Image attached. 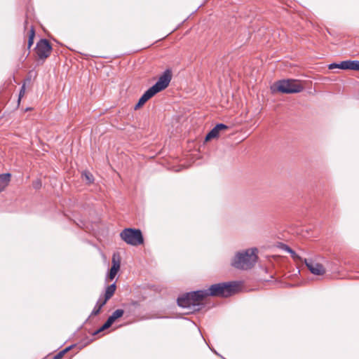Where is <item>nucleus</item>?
<instances>
[{
    "mask_svg": "<svg viewBox=\"0 0 359 359\" xmlns=\"http://www.w3.org/2000/svg\"><path fill=\"white\" fill-rule=\"evenodd\" d=\"M116 289V283H114L106 287L104 299L100 297L97 300L95 306L91 312L90 316H97L100 313L102 308L106 304L108 300H109L114 295Z\"/></svg>",
    "mask_w": 359,
    "mask_h": 359,
    "instance_id": "nucleus-7",
    "label": "nucleus"
},
{
    "mask_svg": "<svg viewBox=\"0 0 359 359\" xmlns=\"http://www.w3.org/2000/svg\"><path fill=\"white\" fill-rule=\"evenodd\" d=\"M33 187L36 189H39L41 187V182L40 180H36L33 183Z\"/></svg>",
    "mask_w": 359,
    "mask_h": 359,
    "instance_id": "nucleus-21",
    "label": "nucleus"
},
{
    "mask_svg": "<svg viewBox=\"0 0 359 359\" xmlns=\"http://www.w3.org/2000/svg\"><path fill=\"white\" fill-rule=\"evenodd\" d=\"M172 79V72L170 69H166L158 78L157 82L146 90L139 99L140 104L144 105L150 98L154 96L158 92L165 89Z\"/></svg>",
    "mask_w": 359,
    "mask_h": 359,
    "instance_id": "nucleus-2",
    "label": "nucleus"
},
{
    "mask_svg": "<svg viewBox=\"0 0 359 359\" xmlns=\"http://www.w3.org/2000/svg\"><path fill=\"white\" fill-rule=\"evenodd\" d=\"M343 64H344V61L341 62L340 63H331L329 65L328 68L330 69H333L335 68L344 69V67L341 66V65H343Z\"/></svg>",
    "mask_w": 359,
    "mask_h": 359,
    "instance_id": "nucleus-18",
    "label": "nucleus"
},
{
    "mask_svg": "<svg viewBox=\"0 0 359 359\" xmlns=\"http://www.w3.org/2000/svg\"><path fill=\"white\" fill-rule=\"evenodd\" d=\"M277 89L283 93L291 94L300 93L304 87L297 80L287 79L279 81L277 83Z\"/></svg>",
    "mask_w": 359,
    "mask_h": 359,
    "instance_id": "nucleus-6",
    "label": "nucleus"
},
{
    "mask_svg": "<svg viewBox=\"0 0 359 359\" xmlns=\"http://www.w3.org/2000/svg\"><path fill=\"white\" fill-rule=\"evenodd\" d=\"M229 127L224 123L217 124L205 136V140L209 141L219 136V133L222 130L228 129Z\"/></svg>",
    "mask_w": 359,
    "mask_h": 359,
    "instance_id": "nucleus-11",
    "label": "nucleus"
},
{
    "mask_svg": "<svg viewBox=\"0 0 359 359\" xmlns=\"http://www.w3.org/2000/svg\"><path fill=\"white\" fill-rule=\"evenodd\" d=\"M124 313V311L123 309H116L115 311L112 313L111 315L112 318H114L116 320L118 318H121Z\"/></svg>",
    "mask_w": 359,
    "mask_h": 359,
    "instance_id": "nucleus-17",
    "label": "nucleus"
},
{
    "mask_svg": "<svg viewBox=\"0 0 359 359\" xmlns=\"http://www.w3.org/2000/svg\"><path fill=\"white\" fill-rule=\"evenodd\" d=\"M341 66L344 69L359 71V60H345Z\"/></svg>",
    "mask_w": 359,
    "mask_h": 359,
    "instance_id": "nucleus-13",
    "label": "nucleus"
},
{
    "mask_svg": "<svg viewBox=\"0 0 359 359\" xmlns=\"http://www.w3.org/2000/svg\"><path fill=\"white\" fill-rule=\"evenodd\" d=\"M257 252L256 248L238 252L232 260L231 265L238 269L248 270L252 269L257 262Z\"/></svg>",
    "mask_w": 359,
    "mask_h": 359,
    "instance_id": "nucleus-1",
    "label": "nucleus"
},
{
    "mask_svg": "<svg viewBox=\"0 0 359 359\" xmlns=\"http://www.w3.org/2000/svg\"><path fill=\"white\" fill-rule=\"evenodd\" d=\"M282 249L285 251L289 252L291 255V257L296 261H303L302 258L297 255L294 250L290 248L288 245L283 244Z\"/></svg>",
    "mask_w": 359,
    "mask_h": 359,
    "instance_id": "nucleus-14",
    "label": "nucleus"
},
{
    "mask_svg": "<svg viewBox=\"0 0 359 359\" xmlns=\"http://www.w3.org/2000/svg\"><path fill=\"white\" fill-rule=\"evenodd\" d=\"M71 348V346H69L66 348H65L64 350H62V351H65V353H67L69 350H70Z\"/></svg>",
    "mask_w": 359,
    "mask_h": 359,
    "instance_id": "nucleus-25",
    "label": "nucleus"
},
{
    "mask_svg": "<svg viewBox=\"0 0 359 359\" xmlns=\"http://www.w3.org/2000/svg\"><path fill=\"white\" fill-rule=\"evenodd\" d=\"M114 321V318H112L111 316H110L105 322V323L110 327Z\"/></svg>",
    "mask_w": 359,
    "mask_h": 359,
    "instance_id": "nucleus-22",
    "label": "nucleus"
},
{
    "mask_svg": "<svg viewBox=\"0 0 359 359\" xmlns=\"http://www.w3.org/2000/svg\"><path fill=\"white\" fill-rule=\"evenodd\" d=\"M35 50L38 57L44 60L50 55L52 46L47 39H40L36 43Z\"/></svg>",
    "mask_w": 359,
    "mask_h": 359,
    "instance_id": "nucleus-8",
    "label": "nucleus"
},
{
    "mask_svg": "<svg viewBox=\"0 0 359 359\" xmlns=\"http://www.w3.org/2000/svg\"><path fill=\"white\" fill-rule=\"evenodd\" d=\"M34 36H35V31H34V27H32L31 29L29 31V34L28 48H30L31 46L33 45Z\"/></svg>",
    "mask_w": 359,
    "mask_h": 359,
    "instance_id": "nucleus-15",
    "label": "nucleus"
},
{
    "mask_svg": "<svg viewBox=\"0 0 359 359\" xmlns=\"http://www.w3.org/2000/svg\"><path fill=\"white\" fill-rule=\"evenodd\" d=\"M111 264L112 265L106 278V281L114 280L118 271H119L121 266V258L119 255L116 253L113 255L111 259Z\"/></svg>",
    "mask_w": 359,
    "mask_h": 359,
    "instance_id": "nucleus-9",
    "label": "nucleus"
},
{
    "mask_svg": "<svg viewBox=\"0 0 359 359\" xmlns=\"http://www.w3.org/2000/svg\"><path fill=\"white\" fill-rule=\"evenodd\" d=\"M11 179V173H4L0 175V193L3 191L9 184Z\"/></svg>",
    "mask_w": 359,
    "mask_h": 359,
    "instance_id": "nucleus-12",
    "label": "nucleus"
},
{
    "mask_svg": "<svg viewBox=\"0 0 359 359\" xmlns=\"http://www.w3.org/2000/svg\"><path fill=\"white\" fill-rule=\"evenodd\" d=\"M304 262L307 268L313 274L320 276L325 273V269L322 264L316 263L312 259H304Z\"/></svg>",
    "mask_w": 359,
    "mask_h": 359,
    "instance_id": "nucleus-10",
    "label": "nucleus"
},
{
    "mask_svg": "<svg viewBox=\"0 0 359 359\" xmlns=\"http://www.w3.org/2000/svg\"><path fill=\"white\" fill-rule=\"evenodd\" d=\"M207 297V293L204 290L187 292L177 298V304L182 308L196 309L201 302Z\"/></svg>",
    "mask_w": 359,
    "mask_h": 359,
    "instance_id": "nucleus-4",
    "label": "nucleus"
},
{
    "mask_svg": "<svg viewBox=\"0 0 359 359\" xmlns=\"http://www.w3.org/2000/svg\"><path fill=\"white\" fill-rule=\"evenodd\" d=\"M25 93V84H23L22 86L21 89H20V93H19V97H18V101L19 102H20L21 97L24 96Z\"/></svg>",
    "mask_w": 359,
    "mask_h": 359,
    "instance_id": "nucleus-20",
    "label": "nucleus"
},
{
    "mask_svg": "<svg viewBox=\"0 0 359 359\" xmlns=\"http://www.w3.org/2000/svg\"><path fill=\"white\" fill-rule=\"evenodd\" d=\"M82 177L83 178H85V180L88 182V183L90 184V183L93 182L94 178H93V175L90 172H88V171L83 172L82 173Z\"/></svg>",
    "mask_w": 359,
    "mask_h": 359,
    "instance_id": "nucleus-16",
    "label": "nucleus"
},
{
    "mask_svg": "<svg viewBox=\"0 0 359 359\" xmlns=\"http://www.w3.org/2000/svg\"><path fill=\"white\" fill-rule=\"evenodd\" d=\"M109 327L104 323L98 330L93 332V335H96L98 333L108 329Z\"/></svg>",
    "mask_w": 359,
    "mask_h": 359,
    "instance_id": "nucleus-19",
    "label": "nucleus"
},
{
    "mask_svg": "<svg viewBox=\"0 0 359 359\" xmlns=\"http://www.w3.org/2000/svg\"><path fill=\"white\" fill-rule=\"evenodd\" d=\"M65 355V351H60L57 353L52 359H61Z\"/></svg>",
    "mask_w": 359,
    "mask_h": 359,
    "instance_id": "nucleus-23",
    "label": "nucleus"
},
{
    "mask_svg": "<svg viewBox=\"0 0 359 359\" xmlns=\"http://www.w3.org/2000/svg\"><path fill=\"white\" fill-rule=\"evenodd\" d=\"M141 103H140L139 102H137V103L136 104V105L135 106V109H137L139 108H140L142 106H143L142 104H140Z\"/></svg>",
    "mask_w": 359,
    "mask_h": 359,
    "instance_id": "nucleus-24",
    "label": "nucleus"
},
{
    "mask_svg": "<svg viewBox=\"0 0 359 359\" xmlns=\"http://www.w3.org/2000/svg\"><path fill=\"white\" fill-rule=\"evenodd\" d=\"M238 285L236 282H225L213 284L208 290H204L207 293V297H228L233 294Z\"/></svg>",
    "mask_w": 359,
    "mask_h": 359,
    "instance_id": "nucleus-3",
    "label": "nucleus"
},
{
    "mask_svg": "<svg viewBox=\"0 0 359 359\" xmlns=\"http://www.w3.org/2000/svg\"><path fill=\"white\" fill-rule=\"evenodd\" d=\"M120 237L127 244L133 246H137L144 243L142 231L137 229H125L121 232Z\"/></svg>",
    "mask_w": 359,
    "mask_h": 359,
    "instance_id": "nucleus-5",
    "label": "nucleus"
}]
</instances>
